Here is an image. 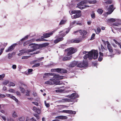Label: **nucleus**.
I'll list each match as a JSON object with an SVG mask.
<instances>
[{
    "label": "nucleus",
    "instance_id": "1",
    "mask_svg": "<svg viewBox=\"0 0 121 121\" xmlns=\"http://www.w3.org/2000/svg\"><path fill=\"white\" fill-rule=\"evenodd\" d=\"M53 75H52L53 76V78L45 82L44 83L45 84L52 85L56 84V85H60L62 84V82H60L59 81H56V80L58 79H62L64 77L60 76L59 75L52 73Z\"/></svg>",
    "mask_w": 121,
    "mask_h": 121
},
{
    "label": "nucleus",
    "instance_id": "2",
    "mask_svg": "<svg viewBox=\"0 0 121 121\" xmlns=\"http://www.w3.org/2000/svg\"><path fill=\"white\" fill-rule=\"evenodd\" d=\"M28 45L30 46V48L27 51L25 49H23L21 50H19V52L20 53L18 54L17 55L18 56H20L22 54L32 52L35 50L36 49L39 48L38 45L37 44L33 43H31Z\"/></svg>",
    "mask_w": 121,
    "mask_h": 121
},
{
    "label": "nucleus",
    "instance_id": "3",
    "mask_svg": "<svg viewBox=\"0 0 121 121\" xmlns=\"http://www.w3.org/2000/svg\"><path fill=\"white\" fill-rule=\"evenodd\" d=\"M94 55L93 59H96L98 56V53L96 51L92 50L89 52L88 54H85L84 56V59H86L88 58L89 59H91L93 57Z\"/></svg>",
    "mask_w": 121,
    "mask_h": 121
},
{
    "label": "nucleus",
    "instance_id": "4",
    "mask_svg": "<svg viewBox=\"0 0 121 121\" xmlns=\"http://www.w3.org/2000/svg\"><path fill=\"white\" fill-rule=\"evenodd\" d=\"M96 1H90L87 0H84L81 1L80 3L77 4V6L76 8H78L81 9H85L86 7H89V6L88 5H85L84 6L82 7L80 6H82L84 4L87 3H88L89 4H95L96 3Z\"/></svg>",
    "mask_w": 121,
    "mask_h": 121
},
{
    "label": "nucleus",
    "instance_id": "5",
    "mask_svg": "<svg viewBox=\"0 0 121 121\" xmlns=\"http://www.w3.org/2000/svg\"><path fill=\"white\" fill-rule=\"evenodd\" d=\"M81 11L80 10H73L71 11L72 14H74L71 16L72 19L76 18H78L81 16Z\"/></svg>",
    "mask_w": 121,
    "mask_h": 121
},
{
    "label": "nucleus",
    "instance_id": "6",
    "mask_svg": "<svg viewBox=\"0 0 121 121\" xmlns=\"http://www.w3.org/2000/svg\"><path fill=\"white\" fill-rule=\"evenodd\" d=\"M78 97V95L77 93H73L72 94L69 96V98H66L63 99V100L67 102H70L71 101V99H74Z\"/></svg>",
    "mask_w": 121,
    "mask_h": 121
},
{
    "label": "nucleus",
    "instance_id": "7",
    "mask_svg": "<svg viewBox=\"0 0 121 121\" xmlns=\"http://www.w3.org/2000/svg\"><path fill=\"white\" fill-rule=\"evenodd\" d=\"M51 70L52 72H57L59 73H66L67 72V71L65 69L59 68L52 69H51Z\"/></svg>",
    "mask_w": 121,
    "mask_h": 121
},
{
    "label": "nucleus",
    "instance_id": "8",
    "mask_svg": "<svg viewBox=\"0 0 121 121\" xmlns=\"http://www.w3.org/2000/svg\"><path fill=\"white\" fill-rule=\"evenodd\" d=\"M69 29H66L63 31H60L59 33L60 34V36L63 38L69 32Z\"/></svg>",
    "mask_w": 121,
    "mask_h": 121
},
{
    "label": "nucleus",
    "instance_id": "9",
    "mask_svg": "<svg viewBox=\"0 0 121 121\" xmlns=\"http://www.w3.org/2000/svg\"><path fill=\"white\" fill-rule=\"evenodd\" d=\"M68 51L67 55L70 56V55L75 53L76 52L74 48H68L67 49Z\"/></svg>",
    "mask_w": 121,
    "mask_h": 121
},
{
    "label": "nucleus",
    "instance_id": "10",
    "mask_svg": "<svg viewBox=\"0 0 121 121\" xmlns=\"http://www.w3.org/2000/svg\"><path fill=\"white\" fill-rule=\"evenodd\" d=\"M57 29H55V30H53L52 32H50L49 33H45L43 34V35L41 36V38H46L50 37L53 33H54Z\"/></svg>",
    "mask_w": 121,
    "mask_h": 121
},
{
    "label": "nucleus",
    "instance_id": "11",
    "mask_svg": "<svg viewBox=\"0 0 121 121\" xmlns=\"http://www.w3.org/2000/svg\"><path fill=\"white\" fill-rule=\"evenodd\" d=\"M17 45V43H15L13 44L6 50V52H8L12 51L13 50L15 47Z\"/></svg>",
    "mask_w": 121,
    "mask_h": 121
},
{
    "label": "nucleus",
    "instance_id": "12",
    "mask_svg": "<svg viewBox=\"0 0 121 121\" xmlns=\"http://www.w3.org/2000/svg\"><path fill=\"white\" fill-rule=\"evenodd\" d=\"M114 9L113 7V5H110L108 9V11L107 12V13L108 14H111L113 11Z\"/></svg>",
    "mask_w": 121,
    "mask_h": 121
},
{
    "label": "nucleus",
    "instance_id": "13",
    "mask_svg": "<svg viewBox=\"0 0 121 121\" xmlns=\"http://www.w3.org/2000/svg\"><path fill=\"white\" fill-rule=\"evenodd\" d=\"M106 43L107 44V48L110 53L111 54H112L113 52L112 48L109 42L108 41L106 42Z\"/></svg>",
    "mask_w": 121,
    "mask_h": 121
},
{
    "label": "nucleus",
    "instance_id": "14",
    "mask_svg": "<svg viewBox=\"0 0 121 121\" xmlns=\"http://www.w3.org/2000/svg\"><path fill=\"white\" fill-rule=\"evenodd\" d=\"M62 112L68 113L72 114H75L76 113V112L74 111L69 110H63Z\"/></svg>",
    "mask_w": 121,
    "mask_h": 121
},
{
    "label": "nucleus",
    "instance_id": "15",
    "mask_svg": "<svg viewBox=\"0 0 121 121\" xmlns=\"http://www.w3.org/2000/svg\"><path fill=\"white\" fill-rule=\"evenodd\" d=\"M29 36L30 35H27L25 36L24 38L22 39L20 41H19L18 42V43L19 44V45H21L22 44V41H24L25 40L27 39Z\"/></svg>",
    "mask_w": 121,
    "mask_h": 121
},
{
    "label": "nucleus",
    "instance_id": "16",
    "mask_svg": "<svg viewBox=\"0 0 121 121\" xmlns=\"http://www.w3.org/2000/svg\"><path fill=\"white\" fill-rule=\"evenodd\" d=\"M116 20V22L114 24V25L119 26L121 25V21L119 19H117Z\"/></svg>",
    "mask_w": 121,
    "mask_h": 121
},
{
    "label": "nucleus",
    "instance_id": "17",
    "mask_svg": "<svg viewBox=\"0 0 121 121\" xmlns=\"http://www.w3.org/2000/svg\"><path fill=\"white\" fill-rule=\"evenodd\" d=\"M78 63V62L76 61H73L69 65L70 67H73L77 65Z\"/></svg>",
    "mask_w": 121,
    "mask_h": 121
},
{
    "label": "nucleus",
    "instance_id": "18",
    "mask_svg": "<svg viewBox=\"0 0 121 121\" xmlns=\"http://www.w3.org/2000/svg\"><path fill=\"white\" fill-rule=\"evenodd\" d=\"M71 56H65L63 58L62 60L63 61H65L70 60L72 58Z\"/></svg>",
    "mask_w": 121,
    "mask_h": 121
},
{
    "label": "nucleus",
    "instance_id": "19",
    "mask_svg": "<svg viewBox=\"0 0 121 121\" xmlns=\"http://www.w3.org/2000/svg\"><path fill=\"white\" fill-rule=\"evenodd\" d=\"M79 32L80 35L83 36L86 35L87 33L86 31L84 30H80L79 31Z\"/></svg>",
    "mask_w": 121,
    "mask_h": 121
},
{
    "label": "nucleus",
    "instance_id": "20",
    "mask_svg": "<svg viewBox=\"0 0 121 121\" xmlns=\"http://www.w3.org/2000/svg\"><path fill=\"white\" fill-rule=\"evenodd\" d=\"M26 86L25 85L23 84H21V86H20V90L21 92L23 93H24L25 92V89L23 88V87H25Z\"/></svg>",
    "mask_w": 121,
    "mask_h": 121
},
{
    "label": "nucleus",
    "instance_id": "21",
    "mask_svg": "<svg viewBox=\"0 0 121 121\" xmlns=\"http://www.w3.org/2000/svg\"><path fill=\"white\" fill-rule=\"evenodd\" d=\"M80 41V40L79 39H72L71 40L70 42L72 43H78Z\"/></svg>",
    "mask_w": 121,
    "mask_h": 121
},
{
    "label": "nucleus",
    "instance_id": "22",
    "mask_svg": "<svg viewBox=\"0 0 121 121\" xmlns=\"http://www.w3.org/2000/svg\"><path fill=\"white\" fill-rule=\"evenodd\" d=\"M56 118H58L60 119H67V117L66 116H60L56 117Z\"/></svg>",
    "mask_w": 121,
    "mask_h": 121
},
{
    "label": "nucleus",
    "instance_id": "23",
    "mask_svg": "<svg viewBox=\"0 0 121 121\" xmlns=\"http://www.w3.org/2000/svg\"><path fill=\"white\" fill-rule=\"evenodd\" d=\"M43 57H42L41 58H38L37 59V60H33L32 61L33 63L34 64L37 62H38L41 61L43 59Z\"/></svg>",
    "mask_w": 121,
    "mask_h": 121
},
{
    "label": "nucleus",
    "instance_id": "24",
    "mask_svg": "<svg viewBox=\"0 0 121 121\" xmlns=\"http://www.w3.org/2000/svg\"><path fill=\"white\" fill-rule=\"evenodd\" d=\"M63 40V38L62 37L56 39L54 40V43H57Z\"/></svg>",
    "mask_w": 121,
    "mask_h": 121
},
{
    "label": "nucleus",
    "instance_id": "25",
    "mask_svg": "<svg viewBox=\"0 0 121 121\" xmlns=\"http://www.w3.org/2000/svg\"><path fill=\"white\" fill-rule=\"evenodd\" d=\"M66 21L67 20L65 19L61 20L60 22L59 25L60 26L64 24L65 23Z\"/></svg>",
    "mask_w": 121,
    "mask_h": 121
},
{
    "label": "nucleus",
    "instance_id": "26",
    "mask_svg": "<svg viewBox=\"0 0 121 121\" xmlns=\"http://www.w3.org/2000/svg\"><path fill=\"white\" fill-rule=\"evenodd\" d=\"M77 66L80 68H82L83 67H84L83 63H78H78L77 65Z\"/></svg>",
    "mask_w": 121,
    "mask_h": 121
},
{
    "label": "nucleus",
    "instance_id": "27",
    "mask_svg": "<svg viewBox=\"0 0 121 121\" xmlns=\"http://www.w3.org/2000/svg\"><path fill=\"white\" fill-rule=\"evenodd\" d=\"M83 64L84 67H87L88 65V62L86 61L83 60Z\"/></svg>",
    "mask_w": 121,
    "mask_h": 121
},
{
    "label": "nucleus",
    "instance_id": "28",
    "mask_svg": "<svg viewBox=\"0 0 121 121\" xmlns=\"http://www.w3.org/2000/svg\"><path fill=\"white\" fill-rule=\"evenodd\" d=\"M53 75L52 73H46L44 74V75L43 76V78H45L47 77V76Z\"/></svg>",
    "mask_w": 121,
    "mask_h": 121
},
{
    "label": "nucleus",
    "instance_id": "29",
    "mask_svg": "<svg viewBox=\"0 0 121 121\" xmlns=\"http://www.w3.org/2000/svg\"><path fill=\"white\" fill-rule=\"evenodd\" d=\"M49 44L48 43H44L41 44L40 45V47H45L48 46Z\"/></svg>",
    "mask_w": 121,
    "mask_h": 121
},
{
    "label": "nucleus",
    "instance_id": "30",
    "mask_svg": "<svg viewBox=\"0 0 121 121\" xmlns=\"http://www.w3.org/2000/svg\"><path fill=\"white\" fill-rule=\"evenodd\" d=\"M101 31V29L99 27H98L97 29V30L96 32V33L97 34H99V33Z\"/></svg>",
    "mask_w": 121,
    "mask_h": 121
},
{
    "label": "nucleus",
    "instance_id": "31",
    "mask_svg": "<svg viewBox=\"0 0 121 121\" xmlns=\"http://www.w3.org/2000/svg\"><path fill=\"white\" fill-rule=\"evenodd\" d=\"M12 116L14 117H17V113L14 111L13 112Z\"/></svg>",
    "mask_w": 121,
    "mask_h": 121
},
{
    "label": "nucleus",
    "instance_id": "32",
    "mask_svg": "<svg viewBox=\"0 0 121 121\" xmlns=\"http://www.w3.org/2000/svg\"><path fill=\"white\" fill-rule=\"evenodd\" d=\"M10 98L14 100L16 102H17L18 101V99L13 96L12 95H11L10 96Z\"/></svg>",
    "mask_w": 121,
    "mask_h": 121
},
{
    "label": "nucleus",
    "instance_id": "33",
    "mask_svg": "<svg viewBox=\"0 0 121 121\" xmlns=\"http://www.w3.org/2000/svg\"><path fill=\"white\" fill-rule=\"evenodd\" d=\"M116 19L113 18H110L108 19V21L110 22H116Z\"/></svg>",
    "mask_w": 121,
    "mask_h": 121
},
{
    "label": "nucleus",
    "instance_id": "34",
    "mask_svg": "<svg viewBox=\"0 0 121 121\" xmlns=\"http://www.w3.org/2000/svg\"><path fill=\"white\" fill-rule=\"evenodd\" d=\"M97 12L99 14H101L103 13V11L101 9H99L98 10Z\"/></svg>",
    "mask_w": 121,
    "mask_h": 121
},
{
    "label": "nucleus",
    "instance_id": "35",
    "mask_svg": "<svg viewBox=\"0 0 121 121\" xmlns=\"http://www.w3.org/2000/svg\"><path fill=\"white\" fill-rule=\"evenodd\" d=\"M26 121H36V120L33 117H32L30 120H29L28 118H27Z\"/></svg>",
    "mask_w": 121,
    "mask_h": 121
},
{
    "label": "nucleus",
    "instance_id": "36",
    "mask_svg": "<svg viewBox=\"0 0 121 121\" xmlns=\"http://www.w3.org/2000/svg\"><path fill=\"white\" fill-rule=\"evenodd\" d=\"M15 84L13 82H10L9 83L8 85L9 86V87L13 86H15Z\"/></svg>",
    "mask_w": 121,
    "mask_h": 121
},
{
    "label": "nucleus",
    "instance_id": "37",
    "mask_svg": "<svg viewBox=\"0 0 121 121\" xmlns=\"http://www.w3.org/2000/svg\"><path fill=\"white\" fill-rule=\"evenodd\" d=\"M41 110L39 108H37L35 112L37 113L38 114H39L41 113Z\"/></svg>",
    "mask_w": 121,
    "mask_h": 121
},
{
    "label": "nucleus",
    "instance_id": "38",
    "mask_svg": "<svg viewBox=\"0 0 121 121\" xmlns=\"http://www.w3.org/2000/svg\"><path fill=\"white\" fill-rule=\"evenodd\" d=\"M40 64V63H37L35 64L32 66V67H35L39 66Z\"/></svg>",
    "mask_w": 121,
    "mask_h": 121
},
{
    "label": "nucleus",
    "instance_id": "39",
    "mask_svg": "<svg viewBox=\"0 0 121 121\" xmlns=\"http://www.w3.org/2000/svg\"><path fill=\"white\" fill-rule=\"evenodd\" d=\"M113 41H114L116 44H117L118 46H119V47L120 46V45H121L115 39L113 40Z\"/></svg>",
    "mask_w": 121,
    "mask_h": 121
},
{
    "label": "nucleus",
    "instance_id": "40",
    "mask_svg": "<svg viewBox=\"0 0 121 121\" xmlns=\"http://www.w3.org/2000/svg\"><path fill=\"white\" fill-rule=\"evenodd\" d=\"M9 82L8 80H6L3 82V84L4 85H6L9 83Z\"/></svg>",
    "mask_w": 121,
    "mask_h": 121
},
{
    "label": "nucleus",
    "instance_id": "41",
    "mask_svg": "<svg viewBox=\"0 0 121 121\" xmlns=\"http://www.w3.org/2000/svg\"><path fill=\"white\" fill-rule=\"evenodd\" d=\"M5 74H3L1 75H0V80H2Z\"/></svg>",
    "mask_w": 121,
    "mask_h": 121
},
{
    "label": "nucleus",
    "instance_id": "42",
    "mask_svg": "<svg viewBox=\"0 0 121 121\" xmlns=\"http://www.w3.org/2000/svg\"><path fill=\"white\" fill-rule=\"evenodd\" d=\"M44 103L45 106L47 108L49 107L50 106L49 104V103H47L46 101H44Z\"/></svg>",
    "mask_w": 121,
    "mask_h": 121
},
{
    "label": "nucleus",
    "instance_id": "43",
    "mask_svg": "<svg viewBox=\"0 0 121 121\" xmlns=\"http://www.w3.org/2000/svg\"><path fill=\"white\" fill-rule=\"evenodd\" d=\"M105 3L106 4H110L112 3V1L110 0H108L105 2Z\"/></svg>",
    "mask_w": 121,
    "mask_h": 121
},
{
    "label": "nucleus",
    "instance_id": "44",
    "mask_svg": "<svg viewBox=\"0 0 121 121\" xmlns=\"http://www.w3.org/2000/svg\"><path fill=\"white\" fill-rule=\"evenodd\" d=\"M91 17L93 19H94L95 17V14L94 13H93L91 15Z\"/></svg>",
    "mask_w": 121,
    "mask_h": 121
},
{
    "label": "nucleus",
    "instance_id": "45",
    "mask_svg": "<svg viewBox=\"0 0 121 121\" xmlns=\"http://www.w3.org/2000/svg\"><path fill=\"white\" fill-rule=\"evenodd\" d=\"M34 115L35 116L36 118L37 119H39V117L38 115L36 114H34Z\"/></svg>",
    "mask_w": 121,
    "mask_h": 121
},
{
    "label": "nucleus",
    "instance_id": "46",
    "mask_svg": "<svg viewBox=\"0 0 121 121\" xmlns=\"http://www.w3.org/2000/svg\"><path fill=\"white\" fill-rule=\"evenodd\" d=\"M103 57L102 56H99V57L98 59L99 61H101L103 59Z\"/></svg>",
    "mask_w": 121,
    "mask_h": 121
},
{
    "label": "nucleus",
    "instance_id": "47",
    "mask_svg": "<svg viewBox=\"0 0 121 121\" xmlns=\"http://www.w3.org/2000/svg\"><path fill=\"white\" fill-rule=\"evenodd\" d=\"M8 58L10 59L12 57V54L9 53L8 54Z\"/></svg>",
    "mask_w": 121,
    "mask_h": 121
},
{
    "label": "nucleus",
    "instance_id": "48",
    "mask_svg": "<svg viewBox=\"0 0 121 121\" xmlns=\"http://www.w3.org/2000/svg\"><path fill=\"white\" fill-rule=\"evenodd\" d=\"M95 35V34H93L92 35L91 37V40H93L94 39V37Z\"/></svg>",
    "mask_w": 121,
    "mask_h": 121
},
{
    "label": "nucleus",
    "instance_id": "49",
    "mask_svg": "<svg viewBox=\"0 0 121 121\" xmlns=\"http://www.w3.org/2000/svg\"><path fill=\"white\" fill-rule=\"evenodd\" d=\"M7 121H14V120L10 118H7Z\"/></svg>",
    "mask_w": 121,
    "mask_h": 121
},
{
    "label": "nucleus",
    "instance_id": "50",
    "mask_svg": "<svg viewBox=\"0 0 121 121\" xmlns=\"http://www.w3.org/2000/svg\"><path fill=\"white\" fill-rule=\"evenodd\" d=\"M16 65H12V68L13 69H15L16 68Z\"/></svg>",
    "mask_w": 121,
    "mask_h": 121
},
{
    "label": "nucleus",
    "instance_id": "51",
    "mask_svg": "<svg viewBox=\"0 0 121 121\" xmlns=\"http://www.w3.org/2000/svg\"><path fill=\"white\" fill-rule=\"evenodd\" d=\"M30 92V91L28 90H27L26 92V95L27 96L29 95V93Z\"/></svg>",
    "mask_w": 121,
    "mask_h": 121
},
{
    "label": "nucleus",
    "instance_id": "52",
    "mask_svg": "<svg viewBox=\"0 0 121 121\" xmlns=\"http://www.w3.org/2000/svg\"><path fill=\"white\" fill-rule=\"evenodd\" d=\"M99 56H102L103 57V56L104 55H104L103 53H102L101 52H99Z\"/></svg>",
    "mask_w": 121,
    "mask_h": 121
},
{
    "label": "nucleus",
    "instance_id": "53",
    "mask_svg": "<svg viewBox=\"0 0 121 121\" xmlns=\"http://www.w3.org/2000/svg\"><path fill=\"white\" fill-rule=\"evenodd\" d=\"M29 57L28 56H23L22 57V59H27Z\"/></svg>",
    "mask_w": 121,
    "mask_h": 121
},
{
    "label": "nucleus",
    "instance_id": "54",
    "mask_svg": "<svg viewBox=\"0 0 121 121\" xmlns=\"http://www.w3.org/2000/svg\"><path fill=\"white\" fill-rule=\"evenodd\" d=\"M4 49L1 48L0 50V56L2 54Z\"/></svg>",
    "mask_w": 121,
    "mask_h": 121
},
{
    "label": "nucleus",
    "instance_id": "55",
    "mask_svg": "<svg viewBox=\"0 0 121 121\" xmlns=\"http://www.w3.org/2000/svg\"><path fill=\"white\" fill-rule=\"evenodd\" d=\"M113 46L115 48H116L117 47V45L115 43H113L112 44Z\"/></svg>",
    "mask_w": 121,
    "mask_h": 121
},
{
    "label": "nucleus",
    "instance_id": "56",
    "mask_svg": "<svg viewBox=\"0 0 121 121\" xmlns=\"http://www.w3.org/2000/svg\"><path fill=\"white\" fill-rule=\"evenodd\" d=\"M9 92H14V90L12 89H10L9 90Z\"/></svg>",
    "mask_w": 121,
    "mask_h": 121
},
{
    "label": "nucleus",
    "instance_id": "57",
    "mask_svg": "<svg viewBox=\"0 0 121 121\" xmlns=\"http://www.w3.org/2000/svg\"><path fill=\"white\" fill-rule=\"evenodd\" d=\"M32 103L33 104H34L36 106H38L39 105L38 103L36 102H32Z\"/></svg>",
    "mask_w": 121,
    "mask_h": 121
},
{
    "label": "nucleus",
    "instance_id": "58",
    "mask_svg": "<svg viewBox=\"0 0 121 121\" xmlns=\"http://www.w3.org/2000/svg\"><path fill=\"white\" fill-rule=\"evenodd\" d=\"M6 96L4 94H0V97L2 98H4L6 97Z\"/></svg>",
    "mask_w": 121,
    "mask_h": 121
},
{
    "label": "nucleus",
    "instance_id": "59",
    "mask_svg": "<svg viewBox=\"0 0 121 121\" xmlns=\"http://www.w3.org/2000/svg\"><path fill=\"white\" fill-rule=\"evenodd\" d=\"M19 119L20 121H22L24 120V117H20V118H19Z\"/></svg>",
    "mask_w": 121,
    "mask_h": 121
},
{
    "label": "nucleus",
    "instance_id": "60",
    "mask_svg": "<svg viewBox=\"0 0 121 121\" xmlns=\"http://www.w3.org/2000/svg\"><path fill=\"white\" fill-rule=\"evenodd\" d=\"M37 108L35 107H33V110L35 112L36 111V110Z\"/></svg>",
    "mask_w": 121,
    "mask_h": 121
},
{
    "label": "nucleus",
    "instance_id": "61",
    "mask_svg": "<svg viewBox=\"0 0 121 121\" xmlns=\"http://www.w3.org/2000/svg\"><path fill=\"white\" fill-rule=\"evenodd\" d=\"M42 38H41L40 39H36V41H42Z\"/></svg>",
    "mask_w": 121,
    "mask_h": 121
},
{
    "label": "nucleus",
    "instance_id": "62",
    "mask_svg": "<svg viewBox=\"0 0 121 121\" xmlns=\"http://www.w3.org/2000/svg\"><path fill=\"white\" fill-rule=\"evenodd\" d=\"M29 42V41H27L26 42H25L23 44V45L24 46H25Z\"/></svg>",
    "mask_w": 121,
    "mask_h": 121
},
{
    "label": "nucleus",
    "instance_id": "63",
    "mask_svg": "<svg viewBox=\"0 0 121 121\" xmlns=\"http://www.w3.org/2000/svg\"><path fill=\"white\" fill-rule=\"evenodd\" d=\"M33 71V69H29L28 70V72L29 73H30Z\"/></svg>",
    "mask_w": 121,
    "mask_h": 121
},
{
    "label": "nucleus",
    "instance_id": "64",
    "mask_svg": "<svg viewBox=\"0 0 121 121\" xmlns=\"http://www.w3.org/2000/svg\"><path fill=\"white\" fill-rule=\"evenodd\" d=\"M7 89V87L5 86H4L3 87V90L4 91H5Z\"/></svg>",
    "mask_w": 121,
    "mask_h": 121
}]
</instances>
